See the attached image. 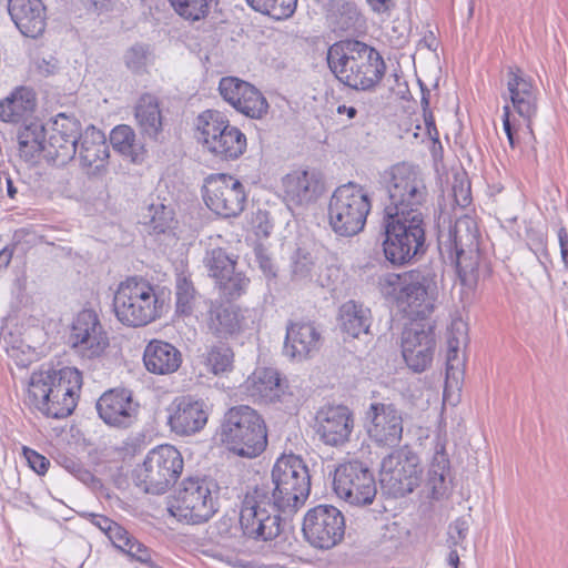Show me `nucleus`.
Masks as SVG:
<instances>
[{"instance_id": "6ab92c4d", "label": "nucleus", "mask_w": 568, "mask_h": 568, "mask_svg": "<svg viewBox=\"0 0 568 568\" xmlns=\"http://www.w3.org/2000/svg\"><path fill=\"white\" fill-rule=\"evenodd\" d=\"M69 343L82 358L93 359L103 355L109 346V336L94 311L78 313L71 325Z\"/></svg>"}, {"instance_id": "338daca9", "label": "nucleus", "mask_w": 568, "mask_h": 568, "mask_svg": "<svg viewBox=\"0 0 568 568\" xmlns=\"http://www.w3.org/2000/svg\"><path fill=\"white\" fill-rule=\"evenodd\" d=\"M13 250H14V246L13 247L4 246L0 251V270L7 268L9 266V264L12 260V256H13Z\"/></svg>"}, {"instance_id": "b1692460", "label": "nucleus", "mask_w": 568, "mask_h": 568, "mask_svg": "<svg viewBox=\"0 0 568 568\" xmlns=\"http://www.w3.org/2000/svg\"><path fill=\"white\" fill-rule=\"evenodd\" d=\"M283 200L290 210L314 203L323 193V183L314 171L296 170L282 179Z\"/></svg>"}, {"instance_id": "6e6552de", "label": "nucleus", "mask_w": 568, "mask_h": 568, "mask_svg": "<svg viewBox=\"0 0 568 568\" xmlns=\"http://www.w3.org/2000/svg\"><path fill=\"white\" fill-rule=\"evenodd\" d=\"M163 301L145 280L129 277L114 293L113 310L116 318L128 326L141 327L161 316Z\"/></svg>"}, {"instance_id": "f03ea898", "label": "nucleus", "mask_w": 568, "mask_h": 568, "mask_svg": "<svg viewBox=\"0 0 568 568\" xmlns=\"http://www.w3.org/2000/svg\"><path fill=\"white\" fill-rule=\"evenodd\" d=\"M327 64L339 82L355 90L373 88L386 70L379 52L355 39L333 43L327 51Z\"/></svg>"}, {"instance_id": "13d9d810", "label": "nucleus", "mask_w": 568, "mask_h": 568, "mask_svg": "<svg viewBox=\"0 0 568 568\" xmlns=\"http://www.w3.org/2000/svg\"><path fill=\"white\" fill-rule=\"evenodd\" d=\"M123 552L130 556L131 558L135 559L136 561L146 564L150 567H155V564L152 560V550L135 538L125 548Z\"/></svg>"}, {"instance_id": "603ef678", "label": "nucleus", "mask_w": 568, "mask_h": 568, "mask_svg": "<svg viewBox=\"0 0 568 568\" xmlns=\"http://www.w3.org/2000/svg\"><path fill=\"white\" fill-rule=\"evenodd\" d=\"M469 530V521L466 517L455 519L448 527L447 544L449 548L460 546Z\"/></svg>"}, {"instance_id": "2eb2a0df", "label": "nucleus", "mask_w": 568, "mask_h": 568, "mask_svg": "<svg viewBox=\"0 0 568 568\" xmlns=\"http://www.w3.org/2000/svg\"><path fill=\"white\" fill-rule=\"evenodd\" d=\"M302 531L305 540L314 548L331 549L344 538V515L332 505H317L305 514Z\"/></svg>"}, {"instance_id": "c85d7f7f", "label": "nucleus", "mask_w": 568, "mask_h": 568, "mask_svg": "<svg viewBox=\"0 0 568 568\" xmlns=\"http://www.w3.org/2000/svg\"><path fill=\"white\" fill-rule=\"evenodd\" d=\"M145 368L158 375L176 372L182 364L181 352L172 344L163 341H151L143 353Z\"/></svg>"}, {"instance_id": "f3484780", "label": "nucleus", "mask_w": 568, "mask_h": 568, "mask_svg": "<svg viewBox=\"0 0 568 568\" xmlns=\"http://www.w3.org/2000/svg\"><path fill=\"white\" fill-rule=\"evenodd\" d=\"M402 355L415 373L425 372L436 351L435 325L427 320H413L402 332Z\"/></svg>"}, {"instance_id": "3c124183", "label": "nucleus", "mask_w": 568, "mask_h": 568, "mask_svg": "<svg viewBox=\"0 0 568 568\" xmlns=\"http://www.w3.org/2000/svg\"><path fill=\"white\" fill-rule=\"evenodd\" d=\"M246 81L235 77H224L220 80L219 91L221 97L233 108L240 101L237 97Z\"/></svg>"}, {"instance_id": "7c9ffc66", "label": "nucleus", "mask_w": 568, "mask_h": 568, "mask_svg": "<svg viewBox=\"0 0 568 568\" xmlns=\"http://www.w3.org/2000/svg\"><path fill=\"white\" fill-rule=\"evenodd\" d=\"M243 317L240 310L231 304L210 302L207 310V327L217 337H229L242 329Z\"/></svg>"}, {"instance_id": "ddd939ff", "label": "nucleus", "mask_w": 568, "mask_h": 568, "mask_svg": "<svg viewBox=\"0 0 568 568\" xmlns=\"http://www.w3.org/2000/svg\"><path fill=\"white\" fill-rule=\"evenodd\" d=\"M183 466V457L174 446L160 445L151 449L135 469L136 485L148 494H164L175 484Z\"/></svg>"}, {"instance_id": "680f3d73", "label": "nucleus", "mask_w": 568, "mask_h": 568, "mask_svg": "<svg viewBox=\"0 0 568 568\" xmlns=\"http://www.w3.org/2000/svg\"><path fill=\"white\" fill-rule=\"evenodd\" d=\"M398 128L400 130V133L398 134L399 139H417L418 138V130L420 126L418 124L414 125L412 120L405 119L403 124H398Z\"/></svg>"}, {"instance_id": "0eeeda50", "label": "nucleus", "mask_w": 568, "mask_h": 568, "mask_svg": "<svg viewBox=\"0 0 568 568\" xmlns=\"http://www.w3.org/2000/svg\"><path fill=\"white\" fill-rule=\"evenodd\" d=\"M507 95L514 111L523 119L524 128L513 118L508 104L503 108V125L509 145L514 149L518 131L529 134L532 139L534 132L531 121L538 110V88L534 80L518 67H508L506 72Z\"/></svg>"}, {"instance_id": "c9c22d12", "label": "nucleus", "mask_w": 568, "mask_h": 568, "mask_svg": "<svg viewBox=\"0 0 568 568\" xmlns=\"http://www.w3.org/2000/svg\"><path fill=\"white\" fill-rule=\"evenodd\" d=\"M329 26L339 36H354L363 31L365 20L354 3L345 2L331 14Z\"/></svg>"}, {"instance_id": "e433bc0d", "label": "nucleus", "mask_w": 568, "mask_h": 568, "mask_svg": "<svg viewBox=\"0 0 568 568\" xmlns=\"http://www.w3.org/2000/svg\"><path fill=\"white\" fill-rule=\"evenodd\" d=\"M338 320L343 332L352 337H358L362 333L368 332L369 310L355 301H347L339 308Z\"/></svg>"}, {"instance_id": "864d4df0", "label": "nucleus", "mask_w": 568, "mask_h": 568, "mask_svg": "<svg viewBox=\"0 0 568 568\" xmlns=\"http://www.w3.org/2000/svg\"><path fill=\"white\" fill-rule=\"evenodd\" d=\"M58 463L83 483H88L93 478V475L73 456L61 455L59 456Z\"/></svg>"}, {"instance_id": "72a5a7b5", "label": "nucleus", "mask_w": 568, "mask_h": 568, "mask_svg": "<svg viewBox=\"0 0 568 568\" xmlns=\"http://www.w3.org/2000/svg\"><path fill=\"white\" fill-rule=\"evenodd\" d=\"M110 142L113 149L130 159L133 163H141L144 160V145L136 140L134 130L121 124L115 126L110 133Z\"/></svg>"}, {"instance_id": "69168bd1", "label": "nucleus", "mask_w": 568, "mask_h": 568, "mask_svg": "<svg viewBox=\"0 0 568 568\" xmlns=\"http://www.w3.org/2000/svg\"><path fill=\"white\" fill-rule=\"evenodd\" d=\"M377 286L382 295L388 298L390 296V273L386 272L381 275L378 277Z\"/></svg>"}, {"instance_id": "a878e982", "label": "nucleus", "mask_w": 568, "mask_h": 568, "mask_svg": "<svg viewBox=\"0 0 568 568\" xmlns=\"http://www.w3.org/2000/svg\"><path fill=\"white\" fill-rule=\"evenodd\" d=\"M8 11L23 36L36 39L44 32L47 17L41 0H9Z\"/></svg>"}, {"instance_id": "4c0bfd02", "label": "nucleus", "mask_w": 568, "mask_h": 568, "mask_svg": "<svg viewBox=\"0 0 568 568\" xmlns=\"http://www.w3.org/2000/svg\"><path fill=\"white\" fill-rule=\"evenodd\" d=\"M467 342V325L458 320L450 325L447 336L446 376L455 377L460 371L463 359L459 358L460 346Z\"/></svg>"}, {"instance_id": "774afa93", "label": "nucleus", "mask_w": 568, "mask_h": 568, "mask_svg": "<svg viewBox=\"0 0 568 568\" xmlns=\"http://www.w3.org/2000/svg\"><path fill=\"white\" fill-rule=\"evenodd\" d=\"M367 2L376 12H386L390 8V0H367Z\"/></svg>"}, {"instance_id": "a18cd8bd", "label": "nucleus", "mask_w": 568, "mask_h": 568, "mask_svg": "<svg viewBox=\"0 0 568 568\" xmlns=\"http://www.w3.org/2000/svg\"><path fill=\"white\" fill-rule=\"evenodd\" d=\"M154 61V54L149 44L136 43L124 54V63L135 74L146 72V69Z\"/></svg>"}, {"instance_id": "5701e85b", "label": "nucleus", "mask_w": 568, "mask_h": 568, "mask_svg": "<svg viewBox=\"0 0 568 568\" xmlns=\"http://www.w3.org/2000/svg\"><path fill=\"white\" fill-rule=\"evenodd\" d=\"M353 427V415L346 406H326L316 413L315 432L328 446L337 447L348 442Z\"/></svg>"}, {"instance_id": "e2e57ef3", "label": "nucleus", "mask_w": 568, "mask_h": 568, "mask_svg": "<svg viewBox=\"0 0 568 568\" xmlns=\"http://www.w3.org/2000/svg\"><path fill=\"white\" fill-rule=\"evenodd\" d=\"M90 523L105 535L114 521L104 515L90 514Z\"/></svg>"}, {"instance_id": "7ed1b4c3", "label": "nucleus", "mask_w": 568, "mask_h": 568, "mask_svg": "<svg viewBox=\"0 0 568 568\" xmlns=\"http://www.w3.org/2000/svg\"><path fill=\"white\" fill-rule=\"evenodd\" d=\"M82 387V374L74 367L34 372L28 388L30 405L47 417L70 416Z\"/></svg>"}, {"instance_id": "423d86ee", "label": "nucleus", "mask_w": 568, "mask_h": 568, "mask_svg": "<svg viewBox=\"0 0 568 568\" xmlns=\"http://www.w3.org/2000/svg\"><path fill=\"white\" fill-rule=\"evenodd\" d=\"M442 256L455 265L460 283L471 286L477 280L479 265V234L476 222L464 216L454 223L447 233L438 236Z\"/></svg>"}, {"instance_id": "ea45409f", "label": "nucleus", "mask_w": 568, "mask_h": 568, "mask_svg": "<svg viewBox=\"0 0 568 568\" xmlns=\"http://www.w3.org/2000/svg\"><path fill=\"white\" fill-rule=\"evenodd\" d=\"M256 12L266 14L275 20L292 17L297 7V0H246Z\"/></svg>"}, {"instance_id": "20e7f679", "label": "nucleus", "mask_w": 568, "mask_h": 568, "mask_svg": "<svg viewBox=\"0 0 568 568\" xmlns=\"http://www.w3.org/2000/svg\"><path fill=\"white\" fill-rule=\"evenodd\" d=\"M268 491L274 509L282 514H295L306 501L311 491V476L304 460L296 455H283L275 462L271 481L256 485Z\"/></svg>"}, {"instance_id": "9b49d317", "label": "nucleus", "mask_w": 568, "mask_h": 568, "mask_svg": "<svg viewBox=\"0 0 568 568\" xmlns=\"http://www.w3.org/2000/svg\"><path fill=\"white\" fill-rule=\"evenodd\" d=\"M213 483L205 477L184 478L175 490L169 510L179 521L199 525L210 520L217 510Z\"/></svg>"}, {"instance_id": "49530a36", "label": "nucleus", "mask_w": 568, "mask_h": 568, "mask_svg": "<svg viewBox=\"0 0 568 568\" xmlns=\"http://www.w3.org/2000/svg\"><path fill=\"white\" fill-rule=\"evenodd\" d=\"M215 283L225 298L235 300L246 292L250 280L242 272L233 270L226 276H220Z\"/></svg>"}, {"instance_id": "79ce46f5", "label": "nucleus", "mask_w": 568, "mask_h": 568, "mask_svg": "<svg viewBox=\"0 0 568 568\" xmlns=\"http://www.w3.org/2000/svg\"><path fill=\"white\" fill-rule=\"evenodd\" d=\"M197 297L193 282L184 274H179L175 281V307L181 315H191Z\"/></svg>"}, {"instance_id": "bb28decb", "label": "nucleus", "mask_w": 568, "mask_h": 568, "mask_svg": "<svg viewBox=\"0 0 568 568\" xmlns=\"http://www.w3.org/2000/svg\"><path fill=\"white\" fill-rule=\"evenodd\" d=\"M321 334L311 322H293L286 325L284 354L292 359H306L320 347Z\"/></svg>"}, {"instance_id": "4be33fe9", "label": "nucleus", "mask_w": 568, "mask_h": 568, "mask_svg": "<svg viewBox=\"0 0 568 568\" xmlns=\"http://www.w3.org/2000/svg\"><path fill=\"white\" fill-rule=\"evenodd\" d=\"M205 403L191 396L176 397L166 408V424L178 436H193L207 423Z\"/></svg>"}, {"instance_id": "c03bdc74", "label": "nucleus", "mask_w": 568, "mask_h": 568, "mask_svg": "<svg viewBox=\"0 0 568 568\" xmlns=\"http://www.w3.org/2000/svg\"><path fill=\"white\" fill-rule=\"evenodd\" d=\"M268 102L257 89H250L248 95L242 102H237L234 109L247 118L261 120L268 112Z\"/></svg>"}, {"instance_id": "5fc2aeb1", "label": "nucleus", "mask_w": 568, "mask_h": 568, "mask_svg": "<svg viewBox=\"0 0 568 568\" xmlns=\"http://www.w3.org/2000/svg\"><path fill=\"white\" fill-rule=\"evenodd\" d=\"M454 202L460 207H466L471 202L470 183L465 176L455 178L452 186Z\"/></svg>"}, {"instance_id": "1a4fd4ad", "label": "nucleus", "mask_w": 568, "mask_h": 568, "mask_svg": "<svg viewBox=\"0 0 568 568\" xmlns=\"http://www.w3.org/2000/svg\"><path fill=\"white\" fill-rule=\"evenodd\" d=\"M371 209L368 195L359 185L348 182L329 199L328 224L338 236H355L364 230Z\"/></svg>"}, {"instance_id": "052dcab7", "label": "nucleus", "mask_w": 568, "mask_h": 568, "mask_svg": "<svg viewBox=\"0 0 568 568\" xmlns=\"http://www.w3.org/2000/svg\"><path fill=\"white\" fill-rule=\"evenodd\" d=\"M383 231L381 232L382 237V251L387 262H390V209L386 206L384 209V216L382 222Z\"/></svg>"}, {"instance_id": "8fccbe9b", "label": "nucleus", "mask_w": 568, "mask_h": 568, "mask_svg": "<svg viewBox=\"0 0 568 568\" xmlns=\"http://www.w3.org/2000/svg\"><path fill=\"white\" fill-rule=\"evenodd\" d=\"M314 262L308 252L298 248L292 257V280L294 282H304L311 278Z\"/></svg>"}, {"instance_id": "39448f33", "label": "nucleus", "mask_w": 568, "mask_h": 568, "mask_svg": "<svg viewBox=\"0 0 568 568\" xmlns=\"http://www.w3.org/2000/svg\"><path fill=\"white\" fill-rule=\"evenodd\" d=\"M220 439L234 455L255 458L267 447V427L254 408L247 405L233 406L223 416Z\"/></svg>"}, {"instance_id": "f257e3e1", "label": "nucleus", "mask_w": 568, "mask_h": 568, "mask_svg": "<svg viewBox=\"0 0 568 568\" xmlns=\"http://www.w3.org/2000/svg\"><path fill=\"white\" fill-rule=\"evenodd\" d=\"M426 185L417 166L402 163L393 169V265L417 262L426 252L419 206Z\"/></svg>"}, {"instance_id": "a211bd4d", "label": "nucleus", "mask_w": 568, "mask_h": 568, "mask_svg": "<svg viewBox=\"0 0 568 568\" xmlns=\"http://www.w3.org/2000/svg\"><path fill=\"white\" fill-rule=\"evenodd\" d=\"M203 197L207 207L223 217L237 216L245 206L243 184L229 174H212L205 179Z\"/></svg>"}, {"instance_id": "4468645a", "label": "nucleus", "mask_w": 568, "mask_h": 568, "mask_svg": "<svg viewBox=\"0 0 568 568\" xmlns=\"http://www.w3.org/2000/svg\"><path fill=\"white\" fill-rule=\"evenodd\" d=\"M282 511L274 509L265 488L255 486L248 490L242 501L240 525L243 534L253 539L272 540L281 532Z\"/></svg>"}, {"instance_id": "0e129e2a", "label": "nucleus", "mask_w": 568, "mask_h": 568, "mask_svg": "<svg viewBox=\"0 0 568 568\" xmlns=\"http://www.w3.org/2000/svg\"><path fill=\"white\" fill-rule=\"evenodd\" d=\"M558 240L562 262L568 268V232L564 226L558 230Z\"/></svg>"}, {"instance_id": "bf43d9fd", "label": "nucleus", "mask_w": 568, "mask_h": 568, "mask_svg": "<svg viewBox=\"0 0 568 568\" xmlns=\"http://www.w3.org/2000/svg\"><path fill=\"white\" fill-rule=\"evenodd\" d=\"M23 455L29 464V466L39 475H44L48 471L50 466V462L43 455L38 452L23 447Z\"/></svg>"}, {"instance_id": "412c9836", "label": "nucleus", "mask_w": 568, "mask_h": 568, "mask_svg": "<svg viewBox=\"0 0 568 568\" xmlns=\"http://www.w3.org/2000/svg\"><path fill=\"white\" fill-rule=\"evenodd\" d=\"M95 409L108 426L126 429L138 422L140 405L133 399L130 389L112 388L99 397Z\"/></svg>"}, {"instance_id": "f704fd0d", "label": "nucleus", "mask_w": 568, "mask_h": 568, "mask_svg": "<svg viewBox=\"0 0 568 568\" xmlns=\"http://www.w3.org/2000/svg\"><path fill=\"white\" fill-rule=\"evenodd\" d=\"M47 130L40 122H31L18 132L20 156L26 161L32 160L40 153L45 154Z\"/></svg>"}, {"instance_id": "6e6d98bb", "label": "nucleus", "mask_w": 568, "mask_h": 568, "mask_svg": "<svg viewBox=\"0 0 568 568\" xmlns=\"http://www.w3.org/2000/svg\"><path fill=\"white\" fill-rule=\"evenodd\" d=\"M254 255L255 261L264 276L268 280L275 278L277 275V268L267 250L263 245L258 244L254 248Z\"/></svg>"}, {"instance_id": "37998d69", "label": "nucleus", "mask_w": 568, "mask_h": 568, "mask_svg": "<svg viewBox=\"0 0 568 568\" xmlns=\"http://www.w3.org/2000/svg\"><path fill=\"white\" fill-rule=\"evenodd\" d=\"M204 264L209 270L210 276L215 281L220 276H226L235 270L236 261L233 256L221 247H215L206 252Z\"/></svg>"}, {"instance_id": "09e8293b", "label": "nucleus", "mask_w": 568, "mask_h": 568, "mask_svg": "<svg viewBox=\"0 0 568 568\" xmlns=\"http://www.w3.org/2000/svg\"><path fill=\"white\" fill-rule=\"evenodd\" d=\"M280 382V375L273 368H263L254 373V386L262 396H277Z\"/></svg>"}, {"instance_id": "a19ab883", "label": "nucleus", "mask_w": 568, "mask_h": 568, "mask_svg": "<svg viewBox=\"0 0 568 568\" xmlns=\"http://www.w3.org/2000/svg\"><path fill=\"white\" fill-rule=\"evenodd\" d=\"M143 219V224L149 225L150 232L162 234L173 227L174 211L163 203L151 204Z\"/></svg>"}, {"instance_id": "aec40b11", "label": "nucleus", "mask_w": 568, "mask_h": 568, "mask_svg": "<svg viewBox=\"0 0 568 568\" xmlns=\"http://www.w3.org/2000/svg\"><path fill=\"white\" fill-rule=\"evenodd\" d=\"M81 135L80 121L65 113H59L50 122L45 158L59 165L67 164L74 159Z\"/></svg>"}, {"instance_id": "393cba45", "label": "nucleus", "mask_w": 568, "mask_h": 568, "mask_svg": "<svg viewBox=\"0 0 568 568\" xmlns=\"http://www.w3.org/2000/svg\"><path fill=\"white\" fill-rule=\"evenodd\" d=\"M367 418V434L372 444L377 448L384 449L385 455L382 459L381 473L382 485L386 480V476L390 473V468H387L388 462H390V412L389 406L383 403H373L366 413Z\"/></svg>"}, {"instance_id": "4d7b16f0", "label": "nucleus", "mask_w": 568, "mask_h": 568, "mask_svg": "<svg viewBox=\"0 0 568 568\" xmlns=\"http://www.w3.org/2000/svg\"><path fill=\"white\" fill-rule=\"evenodd\" d=\"M105 536L110 539L112 545L124 551L125 548L132 542L134 537L121 525L113 523L110 529L105 532Z\"/></svg>"}, {"instance_id": "58836bf2", "label": "nucleus", "mask_w": 568, "mask_h": 568, "mask_svg": "<svg viewBox=\"0 0 568 568\" xmlns=\"http://www.w3.org/2000/svg\"><path fill=\"white\" fill-rule=\"evenodd\" d=\"M204 364L214 375L229 373L234 367V352L226 343L217 342L207 347Z\"/></svg>"}, {"instance_id": "2f4dec72", "label": "nucleus", "mask_w": 568, "mask_h": 568, "mask_svg": "<svg viewBox=\"0 0 568 568\" xmlns=\"http://www.w3.org/2000/svg\"><path fill=\"white\" fill-rule=\"evenodd\" d=\"M37 106L36 93L27 87L17 88L0 101V120L18 123L30 116Z\"/></svg>"}, {"instance_id": "dca6fc26", "label": "nucleus", "mask_w": 568, "mask_h": 568, "mask_svg": "<svg viewBox=\"0 0 568 568\" xmlns=\"http://www.w3.org/2000/svg\"><path fill=\"white\" fill-rule=\"evenodd\" d=\"M333 486L336 495L353 506L372 504L377 493L371 469L361 460L341 464L335 470Z\"/></svg>"}, {"instance_id": "cd10ccee", "label": "nucleus", "mask_w": 568, "mask_h": 568, "mask_svg": "<svg viewBox=\"0 0 568 568\" xmlns=\"http://www.w3.org/2000/svg\"><path fill=\"white\" fill-rule=\"evenodd\" d=\"M396 465L393 467V498L404 497L420 483L422 468L419 459L407 445L393 452Z\"/></svg>"}, {"instance_id": "de8ad7c7", "label": "nucleus", "mask_w": 568, "mask_h": 568, "mask_svg": "<svg viewBox=\"0 0 568 568\" xmlns=\"http://www.w3.org/2000/svg\"><path fill=\"white\" fill-rule=\"evenodd\" d=\"M175 12L182 18L191 21L204 19L213 0H169Z\"/></svg>"}, {"instance_id": "c756f323", "label": "nucleus", "mask_w": 568, "mask_h": 568, "mask_svg": "<svg viewBox=\"0 0 568 568\" xmlns=\"http://www.w3.org/2000/svg\"><path fill=\"white\" fill-rule=\"evenodd\" d=\"M77 154L83 168L99 171L104 168L109 158V145L102 131L89 126L78 142Z\"/></svg>"}, {"instance_id": "473e14b6", "label": "nucleus", "mask_w": 568, "mask_h": 568, "mask_svg": "<svg viewBox=\"0 0 568 568\" xmlns=\"http://www.w3.org/2000/svg\"><path fill=\"white\" fill-rule=\"evenodd\" d=\"M135 119L144 134L156 139L162 131L159 99L151 93L142 94L135 105Z\"/></svg>"}, {"instance_id": "9d476101", "label": "nucleus", "mask_w": 568, "mask_h": 568, "mask_svg": "<svg viewBox=\"0 0 568 568\" xmlns=\"http://www.w3.org/2000/svg\"><path fill=\"white\" fill-rule=\"evenodd\" d=\"M197 140L214 156L232 161L246 150L245 134L219 111L206 110L196 118Z\"/></svg>"}, {"instance_id": "f8f14e48", "label": "nucleus", "mask_w": 568, "mask_h": 568, "mask_svg": "<svg viewBox=\"0 0 568 568\" xmlns=\"http://www.w3.org/2000/svg\"><path fill=\"white\" fill-rule=\"evenodd\" d=\"M436 294L433 278L424 271L393 274V302L413 320H426L433 313Z\"/></svg>"}]
</instances>
